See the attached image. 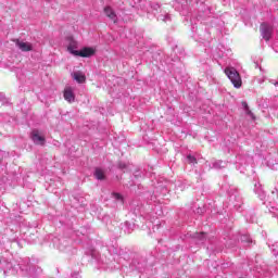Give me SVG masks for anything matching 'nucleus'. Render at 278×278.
<instances>
[{
  "mask_svg": "<svg viewBox=\"0 0 278 278\" xmlns=\"http://www.w3.org/2000/svg\"><path fill=\"white\" fill-rule=\"evenodd\" d=\"M225 74L236 88H242V78L235 67H226Z\"/></svg>",
  "mask_w": 278,
  "mask_h": 278,
  "instance_id": "1",
  "label": "nucleus"
},
{
  "mask_svg": "<svg viewBox=\"0 0 278 278\" xmlns=\"http://www.w3.org/2000/svg\"><path fill=\"white\" fill-rule=\"evenodd\" d=\"M260 31L263 40H266V42H268V40L273 38V31H275V28L271 24L264 22L260 26Z\"/></svg>",
  "mask_w": 278,
  "mask_h": 278,
  "instance_id": "2",
  "label": "nucleus"
},
{
  "mask_svg": "<svg viewBox=\"0 0 278 278\" xmlns=\"http://www.w3.org/2000/svg\"><path fill=\"white\" fill-rule=\"evenodd\" d=\"M13 42H15V46L20 51H23L24 53H27L28 51H34V45L29 41L21 40V39H13Z\"/></svg>",
  "mask_w": 278,
  "mask_h": 278,
  "instance_id": "3",
  "label": "nucleus"
},
{
  "mask_svg": "<svg viewBox=\"0 0 278 278\" xmlns=\"http://www.w3.org/2000/svg\"><path fill=\"white\" fill-rule=\"evenodd\" d=\"M96 52L97 50H94V48L86 47L79 51L73 52V55H78L79 58H92V55H94Z\"/></svg>",
  "mask_w": 278,
  "mask_h": 278,
  "instance_id": "4",
  "label": "nucleus"
},
{
  "mask_svg": "<svg viewBox=\"0 0 278 278\" xmlns=\"http://www.w3.org/2000/svg\"><path fill=\"white\" fill-rule=\"evenodd\" d=\"M30 138L35 144H40L41 147H45L46 139L45 137L40 136V131L33 130L30 134Z\"/></svg>",
  "mask_w": 278,
  "mask_h": 278,
  "instance_id": "5",
  "label": "nucleus"
},
{
  "mask_svg": "<svg viewBox=\"0 0 278 278\" xmlns=\"http://www.w3.org/2000/svg\"><path fill=\"white\" fill-rule=\"evenodd\" d=\"M63 97L65 101H67L68 103H73L75 101V92H73V88L71 87L65 88Z\"/></svg>",
  "mask_w": 278,
  "mask_h": 278,
  "instance_id": "6",
  "label": "nucleus"
},
{
  "mask_svg": "<svg viewBox=\"0 0 278 278\" xmlns=\"http://www.w3.org/2000/svg\"><path fill=\"white\" fill-rule=\"evenodd\" d=\"M104 14L105 16H108V18H110V21H113V23H116V21H118L116 13L114 12L113 9H111V7L104 8Z\"/></svg>",
  "mask_w": 278,
  "mask_h": 278,
  "instance_id": "7",
  "label": "nucleus"
},
{
  "mask_svg": "<svg viewBox=\"0 0 278 278\" xmlns=\"http://www.w3.org/2000/svg\"><path fill=\"white\" fill-rule=\"evenodd\" d=\"M74 79L77 80L78 84H84L86 81V75L81 72L74 73Z\"/></svg>",
  "mask_w": 278,
  "mask_h": 278,
  "instance_id": "8",
  "label": "nucleus"
},
{
  "mask_svg": "<svg viewBox=\"0 0 278 278\" xmlns=\"http://www.w3.org/2000/svg\"><path fill=\"white\" fill-rule=\"evenodd\" d=\"M94 177H96V179H99L100 181H103V179H105V172L101 168H96Z\"/></svg>",
  "mask_w": 278,
  "mask_h": 278,
  "instance_id": "9",
  "label": "nucleus"
},
{
  "mask_svg": "<svg viewBox=\"0 0 278 278\" xmlns=\"http://www.w3.org/2000/svg\"><path fill=\"white\" fill-rule=\"evenodd\" d=\"M75 49H77V41H76L75 39H71V40H70V43H68V46H67V50H68L70 53H72V55H73V52L78 51V50H75Z\"/></svg>",
  "mask_w": 278,
  "mask_h": 278,
  "instance_id": "10",
  "label": "nucleus"
},
{
  "mask_svg": "<svg viewBox=\"0 0 278 278\" xmlns=\"http://www.w3.org/2000/svg\"><path fill=\"white\" fill-rule=\"evenodd\" d=\"M241 105L244 109L245 114H248V116H251V118H255V115H253V112L249 110V104L247 102H242Z\"/></svg>",
  "mask_w": 278,
  "mask_h": 278,
  "instance_id": "11",
  "label": "nucleus"
},
{
  "mask_svg": "<svg viewBox=\"0 0 278 278\" xmlns=\"http://www.w3.org/2000/svg\"><path fill=\"white\" fill-rule=\"evenodd\" d=\"M187 160L189 162V164H197V157H194L193 155H188Z\"/></svg>",
  "mask_w": 278,
  "mask_h": 278,
  "instance_id": "12",
  "label": "nucleus"
},
{
  "mask_svg": "<svg viewBox=\"0 0 278 278\" xmlns=\"http://www.w3.org/2000/svg\"><path fill=\"white\" fill-rule=\"evenodd\" d=\"M113 199H115V201H123V195H121V193H113Z\"/></svg>",
  "mask_w": 278,
  "mask_h": 278,
  "instance_id": "13",
  "label": "nucleus"
},
{
  "mask_svg": "<svg viewBox=\"0 0 278 278\" xmlns=\"http://www.w3.org/2000/svg\"><path fill=\"white\" fill-rule=\"evenodd\" d=\"M220 164H223V161H217L213 164L214 168H220Z\"/></svg>",
  "mask_w": 278,
  "mask_h": 278,
  "instance_id": "14",
  "label": "nucleus"
},
{
  "mask_svg": "<svg viewBox=\"0 0 278 278\" xmlns=\"http://www.w3.org/2000/svg\"><path fill=\"white\" fill-rule=\"evenodd\" d=\"M195 238H199V240H203V238H205V233L203 232L197 233Z\"/></svg>",
  "mask_w": 278,
  "mask_h": 278,
  "instance_id": "15",
  "label": "nucleus"
},
{
  "mask_svg": "<svg viewBox=\"0 0 278 278\" xmlns=\"http://www.w3.org/2000/svg\"><path fill=\"white\" fill-rule=\"evenodd\" d=\"M119 168H127V165H125V163H119Z\"/></svg>",
  "mask_w": 278,
  "mask_h": 278,
  "instance_id": "16",
  "label": "nucleus"
}]
</instances>
